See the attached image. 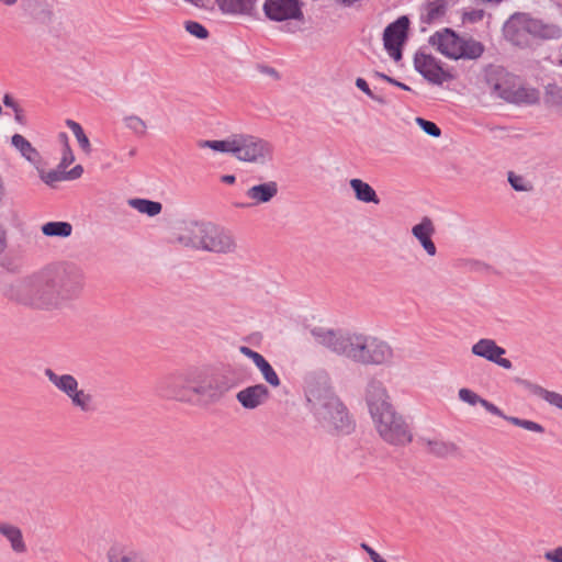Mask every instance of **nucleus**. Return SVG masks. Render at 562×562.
I'll return each mask as SVG.
<instances>
[{"label": "nucleus", "mask_w": 562, "mask_h": 562, "mask_svg": "<svg viewBox=\"0 0 562 562\" xmlns=\"http://www.w3.org/2000/svg\"><path fill=\"white\" fill-rule=\"evenodd\" d=\"M83 286V270L74 263H66L44 268L24 278L16 285L13 296L23 305L53 311L77 299Z\"/></svg>", "instance_id": "obj_1"}, {"label": "nucleus", "mask_w": 562, "mask_h": 562, "mask_svg": "<svg viewBox=\"0 0 562 562\" xmlns=\"http://www.w3.org/2000/svg\"><path fill=\"white\" fill-rule=\"evenodd\" d=\"M311 335L316 344L361 364H387L394 356L385 340L372 335L325 327H314Z\"/></svg>", "instance_id": "obj_2"}, {"label": "nucleus", "mask_w": 562, "mask_h": 562, "mask_svg": "<svg viewBox=\"0 0 562 562\" xmlns=\"http://www.w3.org/2000/svg\"><path fill=\"white\" fill-rule=\"evenodd\" d=\"M305 397L310 409L323 428L349 434L352 420L346 406L334 393L325 371L311 372L305 378Z\"/></svg>", "instance_id": "obj_3"}, {"label": "nucleus", "mask_w": 562, "mask_h": 562, "mask_svg": "<svg viewBox=\"0 0 562 562\" xmlns=\"http://www.w3.org/2000/svg\"><path fill=\"white\" fill-rule=\"evenodd\" d=\"M505 38L519 47L530 45L529 36L540 41H558L562 38V27L553 22L535 18L529 13L516 12L503 26Z\"/></svg>", "instance_id": "obj_4"}, {"label": "nucleus", "mask_w": 562, "mask_h": 562, "mask_svg": "<svg viewBox=\"0 0 562 562\" xmlns=\"http://www.w3.org/2000/svg\"><path fill=\"white\" fill-rule=\"evenodd\" d=\"M200 370L190 369L186 372L173 373L161 378L156 383V392L165 398L186 403H195Z\"/></svg>", "instance_id": "obj_5"}, {"label": "nucleus", "mask_w": 562, "mask_h": 562, "mask_svg": "<svg viewBox=\"0 0 562 562\" xmlns=\"http://www.w3.org/2000/svg\"><path fill=\"white\" fill-rule=\"evenodd\" d=\"M233 157L241 162L265 166L273 160V145L254 134L235 133Z\"/></svg>", "instance_id": "obj_6"}, {"label": "nucleus", "mask_w": 562, "mask_h": 562, "mask_svg": "<svg viewBox=\"0 0 562 562\" xmlns=\"http://www.w3.org/2000/svg\"><path fill=\"white\" fill-rule=\"evenodd\" d=\"M379 436L393 446H405L413 440V434L405 418L395 408L372 419Z\"/></svg>", "instance_id": "obj_7"}, {"label": "nucleus", "mask_w": 562, "mask_h": 562, "mask_svg": "<svg viewBox=\"0 0 562 562\" xmlns=\"http://www.w3.org/2000/svg\"><path fill=\"white\" fill-rule=\"evenodd\" d=\"M409 25V18L401 15L384 29L382 36L383 47L387 55L396 63L403 57V47L408 40Z\"/></svg>", "instance_id": "obj_8"}, {"label": "nucleus", "mask_w": 562, "mask_h": 562, "mask_svg": "<svg viewBox=\"0 0 562 562\" xmlns=\"http://www.w3.org/2000/svg\"><path fill=\"white\" fill-rule=\"evenodd\" d=\"M200 250L214 254H233L237 249L236 239L229 231L207 222Z\"/></svg>", "instance_id": "obj_9"}, {"label": "nucleus", "mask_w": 562, "mask_h": 562, "mask_svg": "<svg viewBox=\"0 0 562 562\" xmlns=\"http://www.w3.org/2000/svg\"><path fill=\"white\" fill-rule=\"evenodd\" d=\"M414 68L428 82L441 86L445 82L454 79V76L442 67L439 59L423 50H417L414 56Z\"/></svg>", "instance_id": "obj_10"}, {"label": "nucleus", "mask_w": 562, "mask_h": 562, "mask_svg": "<svg viewBox=\"0 0 562 562\" xmlns=\"http://www.w3.org/2000/svg\"><path fill=\"white\" fill-rule=\"evenodd\" d=\"M262 10L273 22L304 20L303 2L300 0H265Z\"/></svg>", "instance_id": "obj_11"}, {"label": "nucleus", "mask_w": 562, "mask_h": 562, "mask_svg": "<svg viewBox=\"0 0 562 562\" xmlns=\"http://www.w3.org/2000/svg\"><path fill=\"white\" fill-rule=\"evenodd\" d=\"M231 389L228 381L224 378L209 376L200 371L195 389L196 402H218Z\"/></svg>", "instance_id": "obj_12"}, {"label": "nucleus", "mask_w": 562, "mask_h": 562, "mask_svg": "<svg viewBox=\"0 0 562 562\" xmlns=\"http://www.w3.org/2000/svg\"><path fill=\"white\" fill-rule=\"evenodd\" d=\"M366 403L372 419L394 408L385 386L378 380H371L368 383L366 387Z\"/></svg>", "instance_id": "obj_13"}, {"label": "nucleus", "mask_w": 562, "mask_h": 562, "mask_svg": "<svg viewBox=\"0 0 562 562\" xmlns=\"http://www.w3.org/2000/svg\"><path fill=\"white\" fill-rule=\"evenodd\" d=\"M279 187L276 181H267L251 186L245 192L250 202H235L233 205L237 209H249L260 204L271 202L278 194Z\"/></svg>", "instance_id": "obj_14"}, {"label": "nucleus", "mask_w": 562, "mask_h": 562, "mask_svg": "<svg viewBox=\"0 0 562 562\" xmlns=\"http://www.w3.org/2000/svg\"><path fill=\"white\" fill-rule=\"evenodd\" d=\"M429 44L448 58L457 59L461 37L451 29H443L429 37Z\"/></svg>", "instance_id": "obj_15"}, {"label": "nucleus", "mask_w": 562, "mask_h": 562, "mask_svg": "<svg viewBox=\"0 0 562 562\" xmlns=\"http://www.w3.org/2000/svg\"><path fill=\"white\" fill-rule=\"evenodd\" d=\"M495 93L507 102L533 104L539 101V92L533 88L507 87L504 83L494 86Z\"/></svg>", "instance_id": "obj_16"}, {"label": "nucleus", "mask_w": 562, "mask_h": 562, "mask_svg": "<svg viewBox=\"0 0 562 562\" xmlns=\"http://www.w3.org/2000/svg\"><path fill=\"white\" fill-rule=\"evenodd\" d=\"M207 222H190L187 223L177 234L176 241L181 246L200 250L202 238Z\"/></svg>", "instance_id": "obj_17"}, {"label": "nucleus", "mask_w": 562, "mask_h": 562, "mask_svg": "<svg viewBox=\"0 0 562 562\" xmlns=\"http://www.w3.org/2000/svg\"><path fill=\"white\" fill-rule=\"evenodd\" d=\"M269 397V390L263 384H255L240 390L236 394L239 404L246 409H255Z\"/></svg>", "instance_id": "obj_18"}, {"label": "nucleus", "mask_w": 562, "mask_h": 562, "mask_svg": "<svg viewBox=\"0 0 562 562\" xmlns=\"http://www.w3.org/2000/svg\"><path fill=\"white\" fill-rule=\"evenodd\" d=\"M434 233L435 227L432 221L427 216L423 217L420 223L412 228L413 236L420 243L422 247L429 256H435L437 252L436 245L431 239Z\"/></svg>", "instance_id": "obj_19"}, {"label": "nucleus", "mask_w": 562, "mask_h": 562, "mask_svg": "<svg viewBox=\"0 0 562 562\" xmlns=\"http://www.w3.org/2000/svg\"><path fill=\"white\" fill-rule=\"evenodd\" d=\"M449 7V0H428L422 8L420 22L431 25L440 23Z\"/></svg>", "instance_id": "obj_20"}, {"label": "nucleus", "mask_w": 562, "mask_h": 562, "mask_svg": "<svg viewBox=\"0 0 562 562\" xmlns=\"http://www.w3.org/2000/svg\"><path fill=\"white\" fill-rule=\"evenodd\" d=\"M108 562H148L138 551L123 543H113L106 552Z\"/></svg>", "instance_id": "obj_21"}, {"label": "nucleus", "mask_w": 562, "mask_h": 562, "mask_svg": "<svg viewBox=\"0 0 562 562\" xmlns=\"http://www.w3.org/2000/svg\"><path fill=\"white\" fill-rule=\"evenodd\" d=\"M44 374L48 381L67 397H70L79 386L78 380L72 374H57L50 368H46Z\"/></svg>", "instance_id": "obj_22"}, {"label": "nucleus", "mask_w": 562, "mask_h": 562, "mask_svg": "<svg viewBox=\"0 0 562 562\" xmlns=\"http://www.w3.org/2000/svg\"><path fill=\"white\" fill-rule=\"evenodd\" d=\"M0 535L7 539L14 553L23 554L27 551L22 530L18 526L9 522H0Z\"/></svg>", "instance_id": "obj_23"}, {"label": "nucleus", "mask_w": 562, "mask_h": 562, "mask_svg": "<svg viewBox=\"0 0 562 562\" xmlns=\"http://www.w3.org/2000/svg\"><path fill=\"white\" fill-rule=\"evenodd\" d=\"M258 0H215L222 13L227 15H249Z\"/></svg>", "instance_id": "obj_24"}, {"label": "nucleus", "mask_w": 562, "mask_h": 562, "mask_svg": "<svg viewBox=\"0 0 562 562\" xmlns=\"http://www.w3.org/2000/svg\"><path fill=\"white\" fill-rule=\"evenodd\" d=\"M471 351L474 356L484 358L491 362L496 361L497 356L506 353L503 347H499L495 340L490 338L480 339L472 346Z\"/></svg>", "instance_id": "obj_25"}, {"label": "nucleus", "mask_w": 562, "mask_h": 562, "mask_svg": "<svg viewBox=\"0 0 562 562\" xmlns=\"http://www.w3.org/2000/svg\"><path fill=\"white\" fill-rule=\"evenodd\" d=\"M418 442L429 453L439 458L448 457L457 451V446L453 442L445 441L439 438L429 439L426 437H419Z\"/></svg>", "instance_id": "obj_26"}, {"label": "nucleus", "mask_w": 562, "mask_h": 562, "mask_svg": "<svg viewBox=\"0 0 562 562\" xmlns=\"http://www.w3.org/2000/svg\"><path fill=\"white\" fill-rule=\"evenodd\" d=\"M11 144L29 162L33 165L40 162L41 155L38 150L21 134H14L11 137Z\"/></svg>", "instance_id": "obj_27"}, {"label": "nucleus", "mask_w": 562, "mask_h": 562, "mask_svg": "<svg viewBox=\"0 0 562 562\" xmlns=\"http://www.w3.org/2000/svg\"><path fill=\"white\" fill-rule=\"evenodd\" d=\"M72 407L85 414H91L97 411V402L94 396L82 389H77L70 397H68Z\"/></svg>", "instance_id": "obj_28"}, {"label": "nucleus", "mask_w": 562, "mask_h": 562, "mask_svg": "<svg viewBox=\"0 0 562 562\" xmlns=\"http://www.w3.org/2000/svg\"><path fill=\"white\" fill-rule=\"evenodd\" d=\"M350 187L355 192L356 199L364 203L379 204L380 199L374 189L361 179H351Z\"/></svg>", "instance_id": "obj_29"}, {"label": "nucleus", "mask_w": 562, "mask_h": 562, "mask_svg": "<svg viewBox=\"0 0 562 562\" xmlns=\"http://www.w3.org/2000/svg\"><path fill=\"white\" fill-rule=\"evenodd\" d=\"M484 46L473 38H462L457 59H476L482 56Z\"/></svg>", "instance_id": "obj_30"}, {"label": "nucleus", "mask_w": 562, "mask_h": 562, "mask_svg": "<svg viewBox=\"0 0 562 562\" xmlns=\"http://www.w3.org/2000/svg\"><path fill=\"white\" fill-rule=\"evenodd\" d=\"M128 205L139 213L146 214L148 216H156L162 210L160 202L139 198L128 200Z\"/></svg>", "instance_id": "obj_31"}, {"label": "nucleus", "mask_w": 562, "mask_h": 562, "mask_svg": "<svg viewBox=\"0 0 562 562\" xmlns=\"http://www.w3.org/2000/svg\"><path fill=\"white\" fill-rule=\"evenodd\" d=\"M42 233L48 237H69L72 233V225L68 222H47L42 226Z\"/></svg>", "instance_id": "obj_32"}, {"label": "nucleus", "mask_w": 562, "mask_h": 562, "mask_svg": "<svg viewBox=\"0 0 562 562\" xmlns=\"http://www.w3.org/2000/svg\"><path fill=\"white\" fill-rule=\"evenodd\" d=\"M234 142H235V133L232 134L226 139L221 140H199L198 146L200 148H210L215 151L231 154L234 156Z\"/></svg>", "instance_id": "obj_33"}, {"label": "nucleus", "mask_w": 562, "mask_h": 562, "mask_svg": "<svg viewBox=\"0 0 562 562\" xmlns=\"http://www.w3.org/2000/svg\"><path fill=\"white\" fill-rule=\"evenodd\" d=\"M530 392L548 402L550 405L562 411V394L543 389L540 385L531 384Z\"/></svg>", "instance_id": "obj_34"}, {"label": "nucleus", "mask_w": 562, "mask_h": 562, "mask_svg": "<svg viewBox=\"0 0 562 562\" xmlns=\"http://www.w3.org/2000/svg\"><path fill=\"white\" fill-rule=\"evenodd\" d=\"M66 125L74 133L79 146L87 153L91 150L90 140L83 132L81 125L72 120H67Z\"/></svg>", "instance_id": "obj_35"}, {"label": "nucleus", "mask_w": 562, "mask_h": 562, "mask_svg": "<svg viewBox=\"0 0 562 562\" xmlns=\"http://www.w3.org/2000/svg\"><path fill=\"white\" fill-rule=\"evenodd\" d=\"M257 368L261 372L262 378L269 385H271L272 387L280 386V378L267 359H265L260 364H258Z\"/></svg>", "instance_id": "obj_36"}, {"label": "nucleus", "mask_w": 562, "mask_h": 562, "mask_svg": "<svg viewBox=\"0 0 562 562\" xmlns=\"http://www.w3.org/2000/svg\"><path fill=\"white\" fill-rule=\"evenodd\" d=\"M126 128L132 131L137 136L146 134L147 125L143 119L137 115H127L123 119Z\"/></svg>", "instance_id": "obj_37"}, {"label": "nucleus", "mask_w": 562, "mask_h": 562, "mask_svg": "<svg viewBox=\"0 0 562 562\" xmlns=\"http://www.w3.org/2000/svg\"><path fill=\"white\" fill-rule=\"evenodd\" d=\"M505 419L507 422H509L510 424L521 427L529 431L539 432V434H542L544 431V428L542 427V425H540L536 422H532V420L521 419V418L513 417V416L505 417Z\"/></svg>", "instance_id": "obj_38"}, {"label": "nucleus", "mask_w": 562, "mask_h": 562, "mask_svg": "<svg viewBox=\"0 0 562 562\" xmlns=\"http://www.w3.org/2000/svg\"><path fill=\"white\" fill-rule=\"evenodd\" d=\"M40 177L48 186H53L56 182L66 180L65 170L60 169L59 167L47 172L41 171Z\"/></svg>", "instance_id": "obj_39"}, {"label": "nucleus", "mask_w": 562, "mask_h": 562, "mask_svg": "<svg viewBox=\"0 0 562 562\" xmlns=\"http://www.w3.org/2000/svg\"><path fill=\"white\" fill-rule=\"evenodd\" d=\"M356 86H357L358 89H360L363 93H366L373 101H375V102H378L380 104H386L387 103V100L382 94L374 93L370 89L368 82L363 78H357L356 79Z\"/></svg>", "instance_id": "obj_40"}, {"label": "nucleus", "mask_w": 562, "mask_h": 562, "mask_svg": "<svg viewBox=\"0 0 562 562\" xmlns=\"http://www.w3.org/2000/svg\"><path fill=\"white\" fill-rule=\"evenodd\" d=\"M186 31L200 40H204L209 36V31L204 25L196 21H187L184 23Z\"/></svg>", "instance_id": "obj_41"}, {"label": "nucleus", "mask_w": 562, "mask_h": 562, "mask_svg": "<svg viewBox=\"0 0 562 562\" xmlns=\"http://www.w3.org/2000/svg\"><path fill=\"white\" fill-rule=\"evenodd\" d=\"M60 137L65 138V146L63 148V157L60 159V162L58 165V167L63 170H65L70 164L74 162L75 160V156H74V153L69 146V143H68V136L66 133H60L59 134Z\"/></svg>", "instance_id": "obj_42"}, {"label": "nucleus", "mask_w": 562, "mask_h": 562, "mask_svg": "<svg viewBox=\"0 0 562 562\" xmlns=\"http://www.w3.org/2000/svg\"><path fill=\"white\" fill-rule=\"evenodd\" d=\"M416 123L429 136L439 137L441 135V130L431 121L416 117Z\"/></svg>", "instance_id": "obj_43"}, {"label": "nucleus", "mask_w": 562, "mask_h": 562, "mask_svg": "<svg viewBox=\"0 0 562 562\" xmlns=\"http://www.w3.org/2000/svg\"><path fill=\"white\" fill-rule=\"evenodd\" d=\"M508 182L515 191L525 192L531 189V186L521 176L508 172Z\"/></svg>", "instance_id": "obj_44"}, {"label": "nucleus", "mask_w": 562, "mask_h": 562, "mask_svg": "<svg viewBox=\"0 0 562 562\" xmlns=\"http://www.w3.org/2000/svg\"><path fill=\"white\" fill-rule=\"evenodd\" d=\"M458 395L461 401H463L472 406H474L476 404H481L482 400H483L475 392H473L470 389H465V387L460 389Z\"/></svg>", "instance_id": "obj_45"}, {"label": "nucleus", "mask_w": 562, "mask_h": 562, "mask_svg": "<svg viewBox=\"0 0 562 562\" xmlns=\"http://www.w3.org/2000/svg\"><path fill=\"white\" fill-rule=\"evenodd\" d=\"M239 351L240 353H243L245 357L249 358L250 360H252V362L255 363V366L257 367L258 364H260L266 358L252 350L251 348L247 347V346H240L239 347Z\"/></svg>", "instance_id": "obj_46"}, {"label": "nucleus", "mask_w": 562, "mask_h": 562, "mask_svg": "<svg viewBox=\"0 0 562 562\" xmlns=\"http://www.w3.org/2000/svg\"><path fill=\"white\" fill-rule=\"evenodd\" d=\"M484 18V11L482 9H472L463 13V21L470 23L480 22Z\"/></svg>", "instance_id": "obj_47"}, {"label": "nucleus", "mask_w": 562, "mask_h": 562, "mask_svg": "<svg viewBox=\"0 0 562 562\" xmlns=\"http://www.w3.org/2000/svg\"><path fill=\"white\" fill-rule=\"evenodd\" d=\"M481 405L492 415L502 417L505 419L507 417L496 405L483 398Z\"/></svg>", "instance_id": "obj_48"}, {"label": "nucleus", "mask_w": 562, "mask_h": 562, "mask_svg": "<svg viewBox=\"0 0 562 562\" xmlns=\"http://www.w3.org/2000/svg\"><path fill=\"white\" fill-rule=\"evenodd\" d=\"M544 558L550 562H562V547L547 551L544 553Z\"/></svg>", "instance_id": "obj_49"}, {"label": "nucleus", "mask_w": 562, "mask_h": 562, "mask_svg": "<svg viewBox=\"0 0 562 562\" xmlns=\"http://www.w3.org/2000/svg\"><path fill=\"white\" fill-rule=\"evenodd\" d=\"M83 173V168L81 165H76L72 169L69 171L65 170V178L66 180H75L81 177Z\"/></svg>", "instance_id": "obj_50"}, {"label": "nucleus", "mask_w": 562, "mask_h": 562, "mask_svg": "<svg viewBox=\"0 0 562 562\" xmlns=\"http://www.w3.org/2000/svg\"><path fill=\"white\" fill-rule=\"evenodd\" d=\"M361 548L369 554L372 562H387L384 559H382V557L367 543H361Z\"/></svg>", "instance_id": "obj_51"}, {"label": "nucleus", "mask_w": 562, "mask_h": 562, "mask_svg": "<svg viewBox=\"0 0 562 562\" xmlns=\"http://www.w3.org/2000/svg\"><path fill=\"white\" fill-rule=\"evenodd\" d=\"M2 102L4 104L5 108H10L14 111L19 110L20 109V105L19 103L15 101V99L13 98L12 94L10 93H5L3 95V99H2Z\"/></svg>", "instance_id": "obj_52"}, {"label": "nucleus", "mask_w": 562, "mask_h": 562, "mask_svg": "<svg viewBox=\"0 0 562 562\" xmlns=\"http://www.w3.org/2000/svg\"><path fill=\"white\" fill-rule=\"evenodd\" d=\"M257 69H258L259 72H261L263 75H267V76H270L273 79H278L279 78L278 71L274 68L270 67V66L258 65Z\"/></svg>", "instance_id": "obj_53"}, {"label": "nucleus", "mask_w": 562, "mask_h": 562, "mask_svg": "<svg viewBox=\"0 0 562 562\" xmlns=\"http://www.w3.org/2000/svg\"><path fill=\"white\" fill-rule=\"evenodd\" d=\"M52 18V12L48 9H42L40 14L35 15L34 19L42 23H48Z\"/></svg>", "instance_id": "obj_54"}, {"label": "nucleus", "mask_w": 562, "mask_h": 562, "mask_svg": "<svg viewBox=\"0 0 562 562\" xmlns=\"http://www.w3.org/2000/svg\"><path fill=\"white\" fill-rule=\"evenodd\" d=\"M503 369L510 370L513 368V363L509 359L503 358L502 356L496 357V361H493Z\"/></svg>", "instance_id": "obj_55"}, {"label": "nucleus", "mask_w": 562, "mask_h": 562, "mask_svg": "<svg viewBox=\"0 0 562 562\" xmlns=\"http://www.w3.org/2000/svg\"><path fill=\"white\" fill-rule=\"evenodd\" d=\"M386 81L390 82L393 86H396V87L405 90V91H411V88L407 85H405V83H403L401 81H397L394 78H386Z\"/></svg>", "instance_id": "obj_56"}, {"label": "nucleus", "mask_w": 562, "mask_h": 562, "mask_svg": "<svg viewBox=\"0 0 562 562\" xmlns=\"http://www.w3.org/2000/svg\"><path fill=\"white\" fill-rule=\"evenodd\" d=\"M5 245H7V243H5V231L2 227V225L0 224V254L4 250Z\"/></svg>", "instance_id": "obj_57"}, {"label": "nucleus", "mask_w": 562, "mask_h": 562, "mask_svg": "<svg viewBox=\"0 0 562 562\" xmlns=\"http://www.w3.org/2000/svg\"><path fill=\"white\" fill-rule=\"evenodd\" d=\"M221 180L224 183L233 184L236 181V177L234 175H224Z\"/></svg>", "instance_id": "obj_58"}, {"label": "nucleus", "mask_w": 562, "mask_h": 562, "mask_svg": "<svg viewBox=\"0 0 562 562\" xmlns=\"http://www.w3.org/2000/svg\"><path fill=\"white\" fill-rule=\"evenodd\" d=\"M14 119L20 124L24 123V115H23L21 108L19 110L14 111Z\"/></svg>", "instance_id": "obj_59"}, {"label": "nucleus", "mask_w": 562, "mask_h": 562, "mask_svg": "<svg viewBox=\"0 0 562 562\" xmlns=\"http://www.w3.org/2000/svg\"><path fill=\"white\" fill-rule=\"evenodd\" d=\"M373 77L380 78V79L385 80V81H386V78H390L387 75H385L383 72H380V71H374L373 72Z\"/></svg>", "instance_id": "obj_60"}, {"label": "nucleus", "mask_w": 562, "mask_h": 562, "mask_svg": "<svg viewBox=\"0 0 562 562\" xmlns=\"http://www.w3.org/2000/svg\"><path fill=\"white\" fill-rule=\"evenodd\" d=\"M136 153H137V149H136L135 147H132V148L127 151L126 156H127L128 158H133V157L136 155Z\"/></svg>", "instance_id": "obj_61"}, {"label": "nucleus", "mask_w": 562, "mask_h": 562, "mask_svg": "<svg viewBox=\"0 0 562 562\" xmlns=\"http://www.w3.org/2000/svg\"><path fill=\"white\" fill-rule=\"evenodd\" d=\"M2 3H4L8 7H12L16 4L18 0H0Z\"/></svg>", "instance_id": "obj_62"}, {"label": "nucleus", "mask_w": 562, "mask_h": 562, "mask_svg": "<svg viewBox=\"0 0 562 562\" xmlns=\"http://www.w3.org/2000/svg\"><path fill=\"white\" fill-rule=\"evenodd\" d=\"M119 161H124V157L116 158Z\"/></svg>", "instance_id": "obj_63"}, {"label": "nucleus", "mask_w": 562, "mask_h": 562, "mask_svg": "<svg viewBox=\"0 0 562 562\" xmlns=\"http://www.w3.org/2000/svg\"><path fill=\"white\" fill-rule=\"evenodd\" d=\"M559 66H562V58L559 60Z\"/></svg>", "instance_id": "obj_64"}]
</instances>
